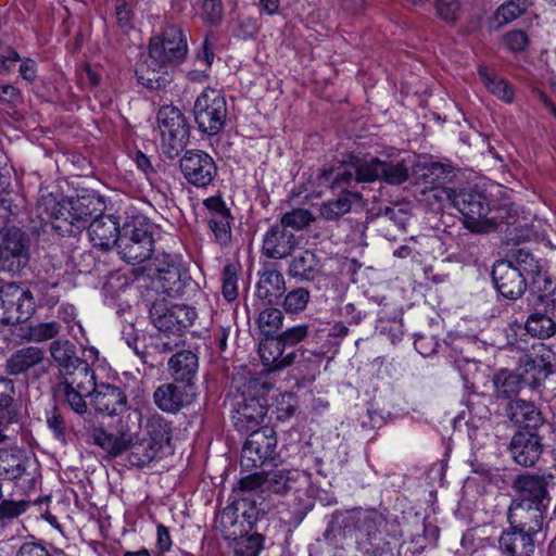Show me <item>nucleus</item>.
Returning <instances> with one entry per match:
<instances>
[{
	"label": "nucleus",
	"instance_id": "12",
	"mask_svg": "<svg viewBox=\"0 0 556 556\" xmlns=\"http://www.w3.org/2000/svg\"><path fill=\"white\" fill-rule=\"evenodd\" d=\"M510 526V530L504 531L498 540L500 548L510 556H531L534 552L532 535L541 529L542 522L527 517L525 526L511 522Z\"/></svg>",
	"mask_w": 556,
	"mask_h": 556
},
{
	"label": "nucleus",
	"instance_id": "1",
	"mask_svg": "<svg viewBox=\"0 0 556 556\" xmlns=\"http://www.w3.org/2000/svg\"><path fill=\"white\" fill-rule=\"evenodd\" d=\"M67 388L70 392L64 402L79 415L87 412L86 397L91 399V405L98 413L106 416H118L127 410L128 400L122 389L109 383L97 384L94 371L88 370L86 365L76 372Z\"/></svg>",
	"mask_w": 556,
	"mask_h": 556
},
{
	"label": "nucleus",
	"instance_id": "16",
	"mask_svg": "<svg viewBox=\"0 0 556 556\" xmlns=\"http://www.w3.org/2000/svg\"><path fill=\"white\" fill-rule=\"evenodd\" d=\"M257 353L267 372L282 370L291 366L296 358V352L294 350L287 351L276 336L262 339Z\"/></svg>",
	"mask_w": 556,
	"mask_h": 556
},
{
	"label": "nucleus",
	"instance_id": "43",
	"mask_svg": "<svg viewBox=\"0 0 556 556\" xmlns=\"http://www.w3.org/2000/svg\"><path fill=\"white\" fill-rule=\"evenodd\" d=\"M271 386L269 383L263 382L260 383L257 380H252L248 384V391L250 394V401L256 402L258 405V410L256 415H249L245 413V421L254 420L258 422L266 415L267 401L265 399V394L270 390Z\"/></svg>",
	"mask_w": 556,
	"mask_h": 556
},
{
	"label": "nucleus",
	"instance_id": "29",
	"mask_svg": "<svg viewBox=\"0 0 556 556\" xmlns=\"http://www.w3.org/2000/svg\"><path fill=\"white\" fill-rule=\"evenodd\" d=\"M493 394L496 399H510L522 389L523 378L518 368L510 370L502 368L492 377Z\"/></svg>",
	"mask_w": 556,
	"mask_h": 556
},
{
	"label": "nucleus",
	"instance_id": "47",
	"mask_svg": "<svg viewBox=\"0 0 556 556\" xmlns=\"http://www.w3.org/2000/svg\"><path fill=\"white\" fill-rule=\"evenodd\" d=\"M527 9V0H508L497 8L495 16L501 23L508 24L522 15Z\"/></svg>",
	"mask_w": 556,
	"mask_h": 556
},
{
	"label": "nucleus",
	"instance_id": "60",
	"mask_svg": "<svg viewBox=\"0 0 556 556\" xmlns=\"http://www.w3.org/2000/svg\"><path fill=\"white\" fill-rule=\"evenodd\" d=\"M29 506L26 501H3L0 504V516L2 518H16L24 514Z\"/></svg>",
	"mask_w": 556,
	"mask_h": 556
},
{
	"label": "nucleus",
	"instance_id": "64",
	"mask_svg": "<svg viewBox=\"0 0 556 556\" xmlns=\"http://www.w3.org/2000/svg\"><path fill=\"white\" fill-rule=\"evenodd\" d=\"M264 548V536L253 533L245 538V556H257Z\"/></svg>",
	"mask_w": 556,
	"mask_h": 556
},
{
	"label": "nucleus",
	"instance_id": "32",
	"mask_svg": "<svg viewBox=\"0 0 556 556\" xmlns=\"http://www.w3.org/2000/svg\"><path fill=\"white\" fill-rule=\"evenodd\" d=\"M526 330L533 337L548 339L556 333V315L547 308L535 309L526 321Z\"/></svg>",
	"mask_w": 556,
	"mask_h": 556
},
{
	"label": "nucleus",
	"instance_id": "48",
	"mask_svg": "<svg viewBox=\"0 0 556 556\" xmlns=\"http://www.w3.org/2000/svg\"><path fill=\"white\" fill-rule=\"evenodd\" d=\"M437 16L448 25H454L460 17L462 7L459 0H435Z\"/></svg>",
	"mask_w": 556,
	"mask_h": 556
},
{
	"label": "nucleus",
	"instance_id": "54",
	"mask_svg": "<svg viewBox=\"0 0 556 556\" xmlns=\"http://www.w3.org/2000/svg\"><path fill=\"white\" fill-rule=\"evenodd\" d=\"M307 336V327L305 325H298L288 328L286 331L276 336L285 346L287 351L293 350V348L303 341Z\"/></svg>",
	"mask_w": 556,
	"mask_h": 556
},
{
	"label": "nucleus",
	"instance_id": "6",
	"mask_svg": "<svg viewBox=\"0 0 556 556\" xmlns=\"http://www.w3.org/2000/svg\"><path fill=\"white\" fill-rule=\"evenodd\" d=\"M454 207L463 215L464 226L473 232H488L496 227L489 218L490 204L486 197L478 190H463L454 198Z\"/></svg>",
	"mask_w": 556,
	"mask_h": 556
},
{
	"label": "nucleus",
	"instance_id": "18",
	"mask_svg": "<svg viewBox=\"0 0 556 556\" xmlns=\"http://www.w3.org/2000/svg\"><path fill=\"white\" fill-rule=\"evenodd\" d=\"M121 235L119 223L113 215L101 213L88 226V236L91 243L93 247L103 250H109L114 245L117 247Z\"/></svg>",
	"mask_w": 556,
	"mask_h": 556
},
{
	"label": "nucleus",
	"instance_id": "37",
	"mask_svg": "<svg viewBox=\"0 0 556 556\" xmlns=\"http://www.w3.org/2000/svg\"><path fill=\"white\" fill-rule=\"evenodd\" d=\"M478 74L492 94L508 103L514 100V89L506 80L492 75L483 65L479 66Z\"/></svg>",
	"mask_w": 556,
	"mask_h": 556
},
{
	"label": "nucleus",
	"instance_id": "55",
	"mask_svg": "<svg viewBox=\"0 0 556 556\" xmlns=\"http://www.w3.org/2000/svg\"><path fill=\"white\" fill-rule=\"evenodd\" d=\"M208 227L214 232L216 239L223 243L229 239V214L219 213L208 218Z\"/></svg>",
	"mask_w": 556,
	"mask_h": 556
},
{
	"label": "nucleus",
	"instance_id": "45",
	"mask_svg": "<svg viewBox=\"0 0 556 556\" xmlns=\"http://www.w3.org/2000/svg\"><path fill=\"white\" fill-rule=\"evenodd\" d=\"M515 267L521 271V276L535 282L542 274V267L538 260L528 251L519 250L515 255Z\"/></svg>",
	"mask_w": 556,
	"mask_h": 556
},
{
	"label": "nucleus",
	"instance_id": "21",
	"mask_svg": "<svg viewBox=\"0 0 556 556\" xmlns=\"http://www.w3.org/2000/svg\"><path fill=\"white\" fill-rule=\"evenodd\" d=\"M238 506L232 503L225 507L219 516V527L224 539L232 548L235 556H243V522L238 520Z\"/></svg>",
	"mask_w": 556,
	"mask_h": 556
},
{
	"label": "nucleus",
	"instance_id": "46",
	"mask_svg": "<svg viewBox=\"0 0 556 556\" xmlns=\"http://www.w3.org/2000/svg\"><path fill=\"white\" fill-rule=\"evenodd\" d=\"M257 326L265 337H274L283 323V314L279 308L268 307L263 309L257 317Z\"/></svg>",
	"mask_w": 556,
	"mask_h": 556
},
{
	"label": "nucleus",
	"instance_id": "63",
	"mask_svg": "<svg viewBox=\"0 0 556 556\" xmlns=\"http://www.w3.org/2000/svg\"><path fill=\"white\" fill-rule=\"evenodd\" d=\"M15 556H51L48 548L36 542H26L17 551Z\"/></svg>",
	"mask_w": 556,
	"mask_h": 556
},
{
	"label": "nucleus",
	"instance_id": "51",
	"mask_svg": "<svg viewBox=\"0 0 556 556\" xmlns=\"http://www.w3.org/2000/svg\"><path fill=\"white\" fill-rule=\"evenodd\" d=\"M115 20L118 29L128 34L135 27V15L125 0L115 1Z\"/></svg>",
	"mask_w": 556,
	"mask_h": 556
},
{
	"label": "nucleus",
	"instance_id": "4",
	"mask_svg": "<svg viewBox=\"0 0 556 556\" xmlns=\"http://www.w3.org/2000/svg\"><path fill=\"white\" fill-rule=\"evenodd\" d=\"M153 247L152 226L143 218L136 217L123 226L117 250L124 261L131 264L148 261Z\"/></svg>",
	"mask_w": 556,
	"mask_h": 556
},
{
	"label": "nucleus",
	"instance_id": "19",
	"mask_svg": "<svg viewBox=\"0 0 556 556\" xmlns=\"http://www.w3.org/2000/svg\"><path fill=\"white\" fill-rule=\"evenodd\" d=\"M514 460L521 466H533L542 453L539 435L533 432H517L509 444Z\"/></svg>",
	"mask_w": 556,
	"mask_h": 556
},
{
	"label": "nucleus",
	"instance_id": "34",
	"mask_svg": "<svg viewBox=\"0 0 556 556\" xmlns=\"http://www.w3.org/2000/svg\"><path fill=\"white\" fill-rule=\"evenodd\" d=\"M144 431L148 435L147 440L160 451L170 442L172 425L160 414H154L148 418Z\"/></svg>",
	"mask_w": 556,
	"mask_h": 556
},
{
	"label": "nucleus",
	"instance_id": "50",
	"mask_svg": "<svg viewBox=\"0 0 556 556\" xmlns=\"http://www.w3.org/2000/svg\"><path fill=\"white\" fill-rule=\"evenodd\" d=\"M448 167L439 162H432L424 166V173L420 177L425 185L430 187L441 186L444 184Z\"/></svg>",
	"mask_w": 556,
	"mask_h": 556
},
{
	"label": "nucleus",
	"instance_id": "7",
	"mask_svg": "<svg viewBox=\"0 0 556 556\" xmlns=\"http://www.w3.org/2000/svg\"><path fill=\"white\" fill-rule=\"evenodd\" d=\"M195 317L194 308L182 304L167 306L164 301H156L150 308V319L163 334L182 336Z\"/></svg>",
	"mask_w": 556,
	"mask_h": 556
},
{
	"label": "nucleus",
	"instance_id": "26",
	"mask_svg": "<svg viewBox=\"0 0 556 556\" xmlns=\"http://www.w3.org/2000/svg\"><path fill=\"white\" fill-rule=\"evenodd\" d=\"M186 386L179 387L175 383L160 386L153 393L155 405L163 412L177 413L188 403Z\"/></svg>",
	"mask_w": 556,
	"mask_h": 556
},
{
	"label": "nucleus",
	"instance_id": "28",
	"mask_svg": "<svg viewBox=\"0 0 556 556\" xmlns=\"http://www.w3.org/2000/svg\"><path fill=\"white\" fill-rule=\"evenodd\" d=\"M65 200H60L52 192L41 193L37 202V216L42 224H50L51 228L56 231V220L66 218Z\"/></svg>",
	"mask_w": 556,
	"mask_h": 556
},
{
	"label": "nucleus",
	"instance_id": "2",
	"mask_svg": "<svg viewBox=\"0 0 556 556\" xmlns=\"http://www.w3.org/2000/svg\"><path fill=\"white\" fill-rule=\"evenodd\" d=\"M547 480L545 477L525 475L516 479L514 488L519 493V500L509 507L508 520L511 523H527L529 519L542 522V510L546 507Z\"/></svg>",
	"mask_w": 556,
	"mask_h": 556
},
{
	"label": "nucleus",
	"instance_id": "40",
	"mask_svg": "<svg viewBox=\"0 0 556 556\" xmlns=\"http://www.w3.org/2000/svg\"><path fill=\"white\" fill-rule=\"evenodd\" d=\"M462 548L467 556H495L496 553L490 540L478 536L475 530L464 533Z\"/></svg>",
	"mask_w": 556,
	"mask_h": 556
},
{
	"label": "nucleus",
	"instance_id": "11",
	"mask_svg": "<svg viewBox=\"0 0 556 556\" xmlns=\"http://www.w3.org/2000/svg\"><path fill=\"white\" fill-rule=\"evenodd\" d=\"M187 41L180 28L168 26L161 37H154L149 45V54L154 60L172 67L187 55Z\"/></svg>",
	"mask_w": 556,
	"mask_h": 556
},
{
	"label": "nucleus",
	"instance_id": "25",
	"mask_svg": "<svg viewBox=\"0 0 556 556\" xmlns=\"http://www.w3.org/2000/svg\"><path fill=\"white\" fill-rule=\"evenodd\" d=\"M45 358V351L35 345H29L16 350L8 358L5 364V371L11 376H18L25 374L29 369L39 365Z\"/></svg>",
	"mask_w": 556,
	"mask_h": 556
},
{
	"label": "nucleus",
	"instance_id": "33",
	"mask_svg": "<svg viewBox=\"0 0 556 556\" xmlns=\"http://www.w3.org/2000/svg\"><path fill=\"white\" fill-rule=\"evenodd\" d=\"M286 289L283 276L276 269H266L256 283V296L269 303L280 296Z\"/></svg>",
	"mask_w": 556,
	"mask_h": 556
},
{
	"label": "nucleus",
	"instance_id": "56",
	"mask_svg": "<svg viewBox=\"0 0 556 556\" xmlns=\"http://www.w3.org/2000/svg\"><path fill=\"white\" fill-rule=\"evenodd\" d=\"M222 291L227 301H233L238 296L237 273L232 265L224 268Z\"/></svg>",
	"mask_w": 556,
	"mask_h": 556
},
{
	"label": "nucleus",
	"instance_id": "57",
	"mask_svg": "<svg viewBox=\"0 0 556 556\" xmlns=\"http://www.w3.org/2000/svg\"><path fill=\"white\" fill-rule=\"evenodd\" d=\"M202 15L205 22L217 24L223 17L222 0H203Z\"/></svg>",
	"mask_w": 556,
	"mask_h": 556
},
{
	"label": "nucleus",
	"instance_id": "39",
	"mask_svg": "<svg viewBox=\"0 0 556 556\" xmlns=\"http://www.w3.org/2000/svg\"><path fill=\"white\" fill-rule=\"evenodd\" d=\"M409 164L405 159L382 160L381 180L389 185H401L408 179Z\"/></svg>",
	"mask_w": 556,
	"mask_h": 556
},
{
	"label": "nucleus",
	"instance_id": "13",
	"mask_svg": "<svg viewBox=\"0 0 556 556\" xmlns=\"http://www.w3.org/2000/svg\"><path fill=\"white\" fill-rule=\"evenodd\" d=\"M179 163L186 180L195 187L208 186L217 174L212 156L201 150L187 151Z\"/></svg>",
	"mask_w": 556,
	"mask_h": 556
},
{
	"label": "nucleus",
	"instance_id": "62",
	"mask_svg": "<svg viewBox=\"0 0 556 556\" xmlns=\"http://www.w3.org/2000/svg\"><path fill=\"white\" fill-rule=\"evenodd\" d=\"M278 418H289L295 410V399L291 393H285L280 395L278 401Z\"/></svg>",
	"mask_w": 556,
	"mask_h": 556
},
{
	"label": "nucleus",
	"instance_id": "52",
	"mask_svg": "<svg viewBox=\"0 0 556 556\" xmlns=\"http://www.w3.org/2000/svg\"><path fill=\"white\" fill-rule=\"evenodd\" d=\"M309 301V292L304 288H298L287 293L283 307L289 313L303 311Z\"/></svg>",
	"mask_w": 556,
	"mask_h": 556
},
{
	"label": "nucleus",
	"instance_id": "10",
	"mask_svg": "<svg viewBox=\"0 0 556 556\" xmlns=\"http://www.w3.org/2000/svg\"><path fill=\"white\" fill-rule=\"evenodd\" d=\"M162 144L169 155L177 154L188 136V126L184 114L172 105L162 106L156 116Z\"/></svg>",
	"mask_w": 556,
	"mask_h": 556
},
{
	"label": "nucleus",
	"instance_id": "49",
	"mask_svg": "<svg viewBox=\"0 0 556 556\" xmlns=\"http://www.w3.org/2000/svg\"><path fill=\"white\" fill-rule=\"evenodd\" d=\"M62 330L60 323L55 320L38 323L29 327V340L42 342L54 339Z\"/></svg>",
	"mask_w": 556,
	"mask_h": 556
},
{
	"label": "nucleus",
	"instance_id": "15",
	"mask_svg": "<svg viewBox=\"0 0 556 556\" xmlns=\"http://www.w3.org/2000/svg\"><path fill=\"white\" fill-rule=\"evenodd\" d=\"M492 277L497 291L506 299L516 300L526 290V278L509 261H497L493 266Z\"/></svg>",
	"mask_w": 556,
	"mask_h": 556
},
{
	"label": "nucleus",
	"instance_id": "20",
	"mask_svg": "<svg viewBox=\"0 0 556 556\" xmlns=\"http://www.w3.org/2000/svg\"><path fill=\"white\" fill-rule=\"evenodd\" d=\"M169 66L148 54L143 62L136 67V76L143 87L157 90L165 88L172 80Z\"/></svg>",
	"mask_w": 556,
	"mask_h": 556
},
{
	"label": "nucleus",
	"instance_id": "3",
	"mask_svg": "<svg viewBox=\"0 0 556 556\" xmlns=\"http://www.w3.org/2000/svg\"><path fill=\"white\" fill-rule=\"evenodd\" d=\"M66 218L56 220L60 236H76L105 210L102 198L96 193L81 194L65 200Z\"/></svg>",
	"mask_w": 556,
	"mask_h": 556
},
{
	"label": "nucleus",
	"instance_id": "44",
	"mask_svg": "<svg viewBox=\"0 0 556 556\" xmlns=\"http://www.w3.org/2000/svg\"><path fill=\"white\" fill-rule=\"evenodd\" d=\"M356 195L350 192L342 193L338 199L325 202L320 207V214L328 220H334L350 212L352 201Z\"/></svg>",
	"mask_w": 556,
	"mask_h": 556
},
{
	"label": "nucleus",
	"instance_id": "53",
	"mask_svg": "<svg viewBox=\"0 0 556 556\" xmlns=\"http://www.w3.org/2000/svg\"><path fill=\"white\" fill-rule=\"evenodd\" d=\"M312 220V214L304 208H296L291 212L286 213L281 218L280 227L283 228H292V229H302L307 226Z\"/></svg>",
	"mask_w": 556,
	"mask_h": 556
},
{
	"label": "nucleus",
	"instance_id": "5",
	"mask_svg": "<svg viewBox=\"0 0 556 556\" xmlns=\"http://www.w3.org/2000/svg\"><path fill=\"white\" fill-rule=\"evenodd\" d=\"M198 128L213 136L219 132L227 116L226 99L217 89L206 88L197 98L193 106Z\"/></svg>",
	"mask_w": 556,
	"mask_h": 556
},
{
	"label": "nucleus",
	"instance_id": "17",
	"mask_svg": "<svg viewBox=\"0 0 556 556\" xmlns=\"http://www.w3.org/2000/svg\"><path fill=\"white\" fill-rule=\"evenodd\" d=\"M554 354L544 349L542 353L527 355L517 367L523 378V383L539 387L553 371Z\"/></svg>",
	"mask_w": 556,
	"mask_h": 556
},
{
	"label": "nucleus",
	"instance_id": "22",
	"mask_svg": "<svg viewBox=\"0 0 556 556\" xmlns=\"http://www.w3.org/2000/svg\"><path fill=\"white\" fill-rule=\"evenodd\" d=\"M168 371L176 382L192 387L197 379L199 359L191 351H180L168 361Z\"/></svg>",
	"mask_w": 556,
	"mask_h": 556
},
{
	"label": "nucleus",
	"instance_id": "61",
	"mask_svg": "<svg viewBox=\"0 0 556 556\" xmlns=\"http://www.w3.org/2000/svg\"><path fill=\"white\" fill-rule=\"evenodd\" d=\"M429 195L439 204L450 202L454 206V198H457L458 192L451 188H443L441 186L430 187Z\"/></svg>",
	"mask_w": 556,
	"mask_h": 556
},
{
	"label": "nucleus",
	"instance_id": "23",
	"mask_svg": "<svg viewBox=\"0 0 556 556\" xmlns=\"http://www.w3.org/2000/svg\"><path fill=\"white\" fill-rule=\"evenodd\" d=\"M295 236L280 226L271 227L265 235L264 253L271 258H283L291 254L296 245Z\"/></svg>",
	"mask_w": 556,
	"mask_h": 556
},
{
	"label": "nucleus",
	"instance_id": "24",
	"mask_svg": "<svg viewBox=\"0 0 556 556\" xmlns=\"http://www.w3.org/2000/svg\"><path fill=\"white\" fill-rule=\"evenodd\" d=\"M382 160L378 157H370L358 160L355 163L354 172L343 168L334 178V184H350L353 179L358 182H370L381 180Z\"/></svg>",
	"mask_w": 556,
	"mask_h": 556
},
{
	"label": "nucleus",
	"instance_id": "36",
	"mask_svg": "<svg viewBox=\"0 0 556 556\" xmlns=\"http://www.w3.org/2000/svg\"><path fill=\"white\" fill-rule=\"evenodd\" d=\"M26 457L21 453L3 451L0 453V477L15 480L26 470Z\"/></svg>",
	"mask_w": 556,
	"mask_h": 556
},
{
	"label": "nucleus",
	"instance_id": "9",
	"mask_svg": "<svg viewBox=\"0 0 556 556\" xmlns=\"http://www.w3.org/2000/svg\"><path fill=\"white\" fill-rule=\"evenodd\" d=\"M29 262L28 238L18 228L0 231V267L2 270L17 274Z\"/></svg>",
	"mask_w": 556,
	"mask_h": 556
},
{
	"label": "nucleus",
	"instance_id": "31",
	"mask_svg": "<svg viewBox=\"0 0 556 556\" xmlns=\"http://www.w3.org/2000/svg\"><path fill=\"white\" fill-rule=\"evenodd\" d=\"M90 434L93 443L111 456H118L128 450V438L124 432L119 434L110 433L99 426L93 427Z\"/></svg>",
	"mask_w": 556,
	"mask_h": 556
},
{
	"label": "nucleus",
	"instance_id": "14",
	"mask_svg": "<svg viewBox=\"0 0 556 556\" xmlns=\"http://www.w3.org/2000/svg\"><path fill=\"white\" fill-rule=\"evenodd\" d=\"M49 351L53 361L66 371L64 381L58 387V392L64 400L70 392L67 387L73 378H76V372L79 369L83 370V365H86L88 370H92V368L86 361L77 356L75 345L68 340H54L50 344Z\"/></svg>",
	"mask_w": 556,
	"mask_h": 556
},
{
	"label": "nucleus",
	"instance_id": "8",
	"mask_svg": "<svg viewBox=\"0 0 556 556\" xmlns=\"http://www.w3.org/2000/svg\"><path fill=\"white\" fill-rule=\"evenodd\" d=\"M35 311L31 292L16 283L0 289V323L14 325L27 320Z\"/></svg>",
	"mask_w": 556,
	"mask_h": 556
},
{
	"label": "nucleus",
	"instance_id": "42",
	"mask_svg": "<svg viewBox=\"0 0 556 556\" xmlns=\"http://www.w3.org/2000/svg\"><path fill=\"white\" fill-rule=\"evenodd\" d=\"M162 262L166 264V268L161 269L157 279L162 282L164 291L168 292L180 282L181 265L179 260L170 254H162Z\"/></svg>",
	"mask_w": 556,
	"mask_h": 556
},
{
	"label": "nucleus",
	"instance_id": "58",
	"mask_svg": "<svg viewBox=\"0 0 556 556\" xmlns=\"http://www.w3.org/2000/svg\"><path fill=\"white\" fill-rule=\"evenodd\" d=\"M243 404V394H237L233 397H230V393L227 395L225 400V405H229L232 421L238 431H242L243 429V414H241L240 409Z\"/></svg>",
	"mask_w": 556,
	"mask_h": 556
},
{
	"label": "nucleus",
	"instance_id": "38",
	"mask_svg": "<svg viewBox=\"0 0 556 556\" xmlns=\"http://www.w3.org/2000/svg\"><path fill=\"white\" fill-rule=\"evenodd\" d=\"M128 448L130 451L128 459L132 466L144 467L149 465L160 453V450L147 439H141L131 443L128 438Z\"/></svg>",
	"mask_w": 556,
	"mask_h": 556
},
{
	"label": "nucleus",
	"instance_id": "59",
	"mask_svg": "<svg viewBox=\"0 0 556 556\" xmlns=\"http://www.w3.org/2000/svg\"><path fill=\"white\" fill-rule=\"evenodd\" d=\"M504 42L509 50L521 52L528 47L529 39L523 30H511L505 35Z\"/></svg>",
	"mask_w": 556,
	"mask_h": 556
},
{
	"label": "nucleus",
	"instance_id": "41",
	"mask_svg": "<svg viewBox=\"0 0 556 556\" xmlns=\"http://www.w3.org/2000/svg\"><path fill=\"white\" fill-rule=\"evenodd\" d=\"M318 261L311 251H304L294 256L289 267V275L301 279L311 280L317 270Z\"/></svg>",
	"mask_w": 556,
	"mask_h": 556
},
{
	"label": "nucleus",
	"instance_id": "30",
	"mask_svg": "<svg viewBox=\"0 0 556 556\" xmlns=\"http://www.w3.org/2000/svg\"><path fill=\"white\" fill-rule=\"evenodd\" d=\"M268 430L252 431L245 439V456L256 465L257 462L267 458L276 445V439L267 434Z\"/></svg>",
	"mask_w": 556,
	"mask_h": 556
},
{
	"label": "nucleus",
	"instance_id": "35",
	"mask_svg": "<svg viewBox=\"0 0 556 556\" xmlns=\"http://www.w3.org/2000/svg\"><path fill=\"white\" fill-rule=\"evenodd\" d=\"M287 489V480L282 473H273L271 476H264L261 472H255L245 477V491H257L261 493L274 492L281 493Z\"/></svg>",
	"mask_w": 556,
	"mask_h": 556
},
{
	"label": "nucleus",
	"instance_id": "27",
	"mask_svg": "<svg viewBox=\"0 0 556 556\" xmlns=\"http://www.w3.org/2000/svg\"><path fill=\"white\" fill-rule=\"evenodd\" d=\"M506 415L514 424L526 428H538L542 422V414L535 404L521 399L507 404Z\"/></svg>",
	"mask_w": 556,
	"mask_h": 556
}]
</instances>
